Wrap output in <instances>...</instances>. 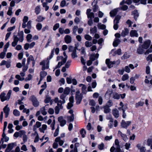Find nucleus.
Returning a JSON list of instances; mask_svg holds the SVG:
<instances>
[{
	"mask_svg": "<svg viewBox=\"0 0 152 152\" xmlns=\"http://www.w3.org/2000/svg\"><path fill=\"white\" fill-rule=\"evenodd\" d=\"M12 92V91L10 90L6 95L4 92H2L0 95L1 101L3 102L5 101H8L10 99Z\"/></svg>",
	"mask_w": 152,
	"mask_h": 152,
	"instance_id": "obj_1",
	"label": "nucleus"
},
{
	"mask_svg": "<svg viewBox=\"0 0 152 152\" xmlns=\"http://www.w3.org/2000/svg\"><path fill=\"white\" fill-rule=\"evenodd\" d=\"M49 61L48 60H43L40 63V65L42 66V70L48 69L49 67Z\"/></svg>",
	"mask_w": 152,
	"mask_h": 152,
	"instance_id": "obj_2",
	"label": "nucleus"
},
{
	"mask_svg": "<svg viewBox=\"0 0 152 152\" xmlns=\"http://www.w3.org/2000/svg\"><path fill=\"white\" fill-rule=\"evenodd\" d=\"M121 18V16L120 15H117L115 17V19L114 20L113 28L115 30H117L118 28V23Z\"/></svg>",
	"mask_w": 152,
	"mask_h": 152,
	"instance_id": "obj_3",
	"label": "nucleus"
},
{
	"mask_svg": "<svg viewBox=\"0 0 152 152\" xmlns=\"http://www.w3.org/2000/svg\"><path fill=\"white\" fill-rule=\"evenodd\" d=\"M30 100L32 102L33 104L34 107H37L39 106V102L34 96H31L30 98Z\"/></svg>",
	"mask_w": 152,
	"mask_h": 152,
	"instance_id": "obj_4",
	"label": "nucleus"
},
{
	"mask_svg": "<svg viewBox=\"0 0 152 152\" xmlns=\"http://www.w3.org/2000/svg\"><path fill=\"white\" fill-rule=\"evenodd\" d=\"M131 122L130 121H125L124 120H122L121 123V126L122 128L127 129L131 124Z\"/></svg>",
	"mask_w": 152,
	"mask_h": 152,
	"instance_id": "obj_5",
	"label": "nucleus"
},
{
	"mask_svg": "<svg viewBox=\"0 0 152 152\" xmlns=\"http://www.w3.org/2000/svg\"><path fill=\"white\" fill-rule=\"evenodd\" d=\"M16 143H12L8 145L7 148L5 150V152H9L14 146H16Z\"/></svg>",
	"mask_w": 152,
	"mask_h": 152,
	"instance_id": "obj_6",
	"label": "nucleus"
},
{
	"mask_svg": "<svg viewBox=\"0 0 152 152\" xmlns=\"http://www.w3.org/2000/svg\"><path fill=\"white\" fill-rule=\"evenodd\" d=\"M118 135L119 137H121L122 139L125 142L128 139V138L126 134L123 133L120 131H118Z\"/></svg>",
	"mask_w": 152,
	"mask_h": 152,
	"instance_id": "obj_7",
	"label": "nucleus"
},
{
	"mask_svg": "<svg viewBox=\"0 0 152 152\" xmlns=\"http://www.w3.org/2000/svg\"><path fill=\"white\" fill-rule=\"evenodd\" d=\"M8 104H7L3 108V111L5 113V117L7 118L9 114L10 111V109L9 107H8Z\"/></svg>",
	"mask_w": 152,
	"mask_h": 152,
	"instance_id": "obj_8",
	"label": "nucleus"
},
{
	"mask_svg": "<svg viewBox=\"0 0 152 152\" xmlns=\"http://www.w3.org/2000/svg\"><path fill=\"white\" fill-rule=\"evenodd\" d=\"M69 102L68 104L67 108L68 109H70L73 106L74 98L73 96L70 97L69 98Z\"/></svg>",
	"mask_w": 152,
	"mask_h": 152,
	"instance_id": "obj_9",
	"label": "nucleus"
},
{
	"mask_svg": "<svg viewBox=\"0 0 152 152\" xmlns=\"http://www.w3.org/2000/svg\"><path fill=\"white\" fill-rule=\"evenodd\" d=\"M58 121L60 123V125L61 126H64L66 123V121L64 119L62 116H60L58 118Z\"/></svg>",
	"mask_w": 152,
	"mask_h": 152,
	"instance_id": "obj_10",
	"label": "nucleus"
},
{
	"mask_svg": "<svg viewBox=\"0 0 152 152\" xmlns=\"http://www.w3.org/2000/svg\"><path fill=\"white\" fill-rule=\"evenodd\" d=\"M151 43V41L150 40H148L145 41L142 46V48L145 49H147L149 47Z\"/></svg>",
	"mask_w": 152,
	"mask_h": 152,
	"instance_id": "obj_11",
	"label": "nucleus"
},
{
	"mask_svg": "<svg viewBox=\"0 0 152 152\" xmlns=\"http://www.w3.org/2000/svg\"><path fill=\"white\" fill-rule=\"evenodd\" d=\"M105 63L109 68L112 67L113 66V61H111L109 59H106Z\"/></svg>",
	"mask_w": 152,
	"mask_h": 152,
	"instance_id": "obj_12",
	"label": "nucleus"
},
{
	"mask_svg": "<svg viewBox=\"0 0 152 152\" xmlns=\"http://www.w3.org/2000/svg\"><path fill=\"white\" fill-rule=\"evenodd\" d=\"M112 114L115 118H117L119 116V114L118 110L116 108L113 109L112 111Z\"/></svg>",
	"mask_w": 152,
	"mask_h": 152,
	"instance_id": "obj_13",
	"label": "nucleus"
},
{
	"mask_svg": "<svg viewBox=\"0 0 152 152\" xmlns=\"http://www.w3.org/2000/svg\"><path fill=\"white\" fill-rule=\"evenodd\" d=\"M48 104L46 105L45 107L40 109V111L43 115H45L47 114V112L46 111L47 109L46 108H48Z\"/></svg>",
	"mask_w": 152,
	"mask_h": 152,
	"instance_id": "obj_14",
	"label": "nucleus"
},
{
	"mask_svg": "<svg viewBox=\"0 0 152 152\" xmlns=\"http://www.w3.org/2000/svg\"><path fill=\"white\" fill-rule=\"evenodd\" d=\"M65 42L67 44L70 43L72 41V38L69 35H66L64 38Z\"/></svg>",
	"mask_w": 152,
	"mask_h": 152,
	"instance_id": "obj_15",
	"label": "nucleus"
},
{
	"mask_svg": "<svg viewBox=\"0 0 152 152\" xmlns=\"http://www.w3.org/2000/svg\"><path fill=\"white\" fill-rule=\"evenodd\" d=\"M18 36L20 42H22L23 40V32L22 31L18 34Z\"/></svg>",
	"mask_w": 152,
	"mask_h": 152,
	"instance_id": "obj_16",
	"label": "nucleus"
},
{
	"mask_svg": "<svg viewBox=\"0 0 152 152\" xmlns=\"http://www.w3.org/2000/svg\"><path fill=\"white\" fill-rule=\"evenodd\" d=\"M130 35L131 37H137L138 36V34L137 32L135 30L131 31L130 33Z\"/></svg>",
	"mask_w": 152,
	"mask_h": 152,
	"instance_id": "obj_17",
	"label": "nucleus"
},
{
	"mask_svg": "<svg viewBox=\"0 0 152 152\" xmlns=\"http://www.w3.org/2000/svg\"><path fill=\"white\" fill-rule=\"evenodd\" d=\"M118 11V9H115L111 11L110 13V16L111 17L114 16L117 13Z\"/></svg>",
	"mask_w": 152,
	"mask_h": 152,
	"instance_id": "obj_18",
	"label": "nucleus"
},
{
	"mask_svg": "<svg viewBox=\"0 0 152 152\" xmlns=\"http://www.w3.org/2000/svg\"><path fill=\"white\" fill-rule=\"evenodd\" d=\"M55 142H58L59 145L61 146H62L64 143V141L61 140L60 137L56 138L55 140Z\"/></svg>",
	"mask_w": 152,
	"mask_h": 152,
	"instance_id": "obj_19",
	"label": "nucleus"
},
{
	"mask_svg": "<svg viewBox=\"0 0 152 152\" xmlns=\"http://www.w3.org/2000/svg\"><path fill=\"white\" fill-rule=\"evenodd\" d=\"M144 104V102L143 101H140L137 102L135 104V108H137L140 106L142 107Z\"/></svg>",
	"mask_w": 152,
	"mask_h": 152,
	"instance_id": "obj_20",
	"label": "nucleus"
},
{
	"mask_svg": "<svg viewBox=\"0 0 152 152\" xmlns=\"http://www.w3.org/2000/svg\"><path fill=\"white\" fill-rule=\"evenodd\" d=\"M120 42V39L116 38L113 42V45L114 47H116L118 46Z\"/></svg>",
	"mask_w": 152,
	"mask_h": 152,
	"instance_id": "obj_21",
	"label": "nucleus"
},
{
	"mask_svg": "<svg viewBox=\"0 0 152 152\" xmlns=\"http://www.w3.org/2000/svg\"><path fill=\"white\" fill-rule=\"evenodd\" d=\"M47 75V73L45 71H42L40 73V81H41Z\"/></svg>",
	"mask_w": 152,
	"mask_h": 152,
	"instance_id": "obj_22",
	"label": "nucleus"
},
{
	"mask_svg": "<svg viewBox=\"0 0 152 152\" xmlns=\"http://www.w3.org/2000/svg\"><path fill=\"white\" fill-rule=\"evenodd\" d=\"M47 128V126L45 124H43L42 125V127L40 128L39 129L41 132L44 133L45 131L46 130Z\"/></svg>",
	"mask_w": 152,
	"mask_h": 152,
	"instance_id": "obj_23",
	"label": "nucleus"
},
{
	"mask_svg": "<svg viewBox=\"0 0 152 152\" xmlns=\"http://www.w3.org/2000/svg\"><path fill=\"white\" fill-rule=\"evenodd\" d=\"M129 33V30L127 28H125L124 30L122 31L121 33V35L122 36L124 37L125 36L128 34Z\"/></svg>",
	"mask_w": 152,
	"mask_h": 152,
	"instance_id": "obj_24",
	"label": "nucleus"
},
{
	"mask_svg": "<svg viewBox=\"0 0 152 152\" xmlns=\"http://www.w3.org/2000/svg\"><path fill=\"white\" fill-rule=\"evenodd\" d=\"M75 147L73 149H72L70 152H78L77 148L79 146V144L78 143H75Z\"/></svg>",
	"mask_w": 152,
	"mask_h": 152,
	"instance_id": "obj_25",
	"label": "nucleus"
},
{
	"mask_svg": "<svg viewBox=\"0 0 152 152\" xmlns=\"http://www.w3.org/2000/svg\"><path fill=\"white\" fill-rule=\"evenodd\" d=\"M104 109V112L105 113H107L110 112L111 110L108 106H104L103 107Z\"/></svg>",
	"mask_w": 152,
	"mask_h": 152,
	"instance_id": "obj_26",
	"label": "nucleus"
},
{
	"mask_svg": "<svg viewBox=\"0 0 152 152\" xmlns=\"http://www.w3.org/2000/svg\"><path fill=\"white\" fill-rule=\"evenodd\" d=\"M45 19V17H42L41 16H39L37 17L36 21L38 22H42Z\"/></svg>",
	"mask_w": 152,
	"mask_h": 152,
	"instance_id": "obj_27",
	"label": "nucleus"
},
{
	"mask_svg": "<svg viewBox=\"0 0 152 152\" xmlns=\"http://www.w3.org/2000/svg\"><path fill=\"white\" fill-rule=\"evenodd\" d=\"M67 121L69 122L73 121L74 119V115H72L71 116H68L67 117Z\"/></svg>",
	"mask_w": 152,
	"mask_h": 152,
	"instance_id": "obj_28",
	"label": "nucleus"
},
{
	"mask_svg": "<svg viewBox=\"0 0 152 152\" xmlns=\"http://www.w3.org/2000/svg\"><path fill=\"white\" fill-rule=\"evenodd\" d=\"M65 100H59L57 103V105L59 106L60 109H62L63 107L62 105V104L65 103Z\"/></svg>",
	"mask_w": 152,
	"mask_h": 152,
	"instance_id": "obj_29",
	"label": "nucleus"
},
{
	"mask_svg": "<svg viewBox=\"0 0 152 152\" xmlns=\"http://www.w3.org/2000/svg\"><path fill=\"white\" fill-rule=\"evenodd\" d=\"M34 60V58L33 56L32 55L30 56L27 59V64L28 65L29 64V62L31 61H33Z\"/></svg>",
	"mask_w": 152,
	"mask_h": 152,
	"instance_id": "obj_30",
	"label": "nucleus"
},
{
	"mask_svg": "<svg viewBox=\"0 0 152 152\" xmlns=\"http://www.w3.org/2000/svg\"><path fill=\"white\" fill-rule=\"evenodd\" d=\"M113 98L115 99H119L120 98V95L116 92L113 93Z\"/></svg>",
	"mask_w": 152,
	"mask_h": 152,
	"instance_id": "obj_31",
	"label": "nucleus"
},
{
	"mask_svg": "<svg viewBox=\"0 0 152 152\" xmlns=\"http://www.w3.org/2000/svg\"><path fill=\"white\" fill-rule=\"evenodd\" d=\"M13 114L16 116H18L20 115V112L16 109L14 110L13 112Z\"/></svg>",
	"mask_w": 152,
	"mask_h": 152,
	"instance_id": "obj_32",
	"label": "nucleus"
},
{
	"mask_svg": "<svg viewBox=\"0 0 152 152\" xmlns=\"http://www.w3.org/2000/svg\"><path fill=\"white\" fill-rule=\"evenodd\" d=\"M71 56L72 58L77 57V55L76 53V50H75L71 54Z\"/></svg>",
	"mask_w": 152,
	"mask_h": 152,
	"instance_id": "obj_33",
	"label": "nucleus"
},
{
	"mask_svg": "<svg viewBox=\"0 0 152 152\" xmlns=\"http://www.w3.org/2000/svg\"><path fill=\"white\" fill-rule=\"evenodd\" d=\"M32 35L31 34H28L26 37V39L28 42H30L31 41Z\"/></svg>",
	"mask_w": 152,
	"mask_h": 152,
	"instance_id": "obj_34",
	"label": "nucleus"
},
{
	"mask_svg": "<svg viewBox=\"0 0 152 152\" xmlns=\"http://www.w3.org/2000/svg\"><path fill=\"white\" fill-rule=\"evenodd\" d=\"M143 48L141 47H139L137 50V53L139 54H142L143 53Z\"/></svg>",
	"mask_w": 152,
	"mask_h": 152,
	"instance_id": "obj_35",
	"label": "nucleus"
},
{
	"mask_svg": "<svg viewBox=\"0 0 152 152\" xmlns=\"http://www.w3.org/2000/svg\"><path fill=\"white\" fill-rule=\"evenodd\" d=\"M41 123L39 121H37L36 124L34 126L33 129H36V128H38L41 126Z\"/></svg>",
	"mask_w": 152,
	"mask_h": 152,
	"instance_id": "obj_36",
	"label": "nucleus"
},
{
	"mask_svg": "<svg viewBox=\"0 0 152 152\" xmlns=\"http://www.w3.org/2000/svg\"><path fill=\"white\" fill-rule=\"evenodd\" d=\"M98 148L99 150H102L104 149V145L103 143H102L98 146Z\"/></svg>",
	"mask_w": 152,
	"mask_h": 152,
	"instance_id": "obj_37",
	"label": "nucleus"
},
{
	"mask_svg": "<svg viewBox=\"0 0 152 152\" xmlns=\"http://www.w3.org/2000/svg\"><path fill=\"white\" fill-rule=\"evenodd\" d=\"M129 78V76L127 74H125L122 76L121 79L123 81H124L128 79Z\"/></svg>",
	"mask_w": 152,
	"mask_h": 152,
	"instance_id": "obj_38",
	"label": "nucleus"
},
{
	"mask_svg": "<svg viewBox=\"0 0 152 152\" xmlns=\"http://www.w3.org/2000/svg\"><path fill=\"white\" fill-rule=\"evenodd\" d=\"M132 2V1L131 0H127L126 1L124 0H123L121 2L120 4L122 5L124 3H126L128 4H131Z\"/></svg>",
	"mask_w": 152,
	"mask_h": 152,
	"instance_id": "obj_39",
	"label": "nucleus"
},
{
	"mask_svg": "<svg viewBox=\"0 0 152 152\" xmlns=\"http://www.w3.org/2000/svg\"><path fill=\"white\" fill-rule=\"evenodd\" d=\"M97 26L99 28L104 29L106 28V26L104 24H102L101 23H99Z\"/></svg>",
	"mask_w": 152,
	"mask_h": 152,
	"instance_id": "obj_40",
	"label": "nucleus"
},
{
	"mask_svg": "<svg viewBox=\"0 0 152 152\" xmlns=\"http://www.w3.org/2000/svg\"><path fill=\"white\" fill-rule=\"evenodd\" d=\"M55 50V48H53V49H52L51 51V54L50 56L47 58V59L46 60H49L52 58L53 57V55H54V52Z\"/></svg>",
	"mask_w": 152,
	"mask_h": 152,
	"instance_id": "obj_41",
	"label": "nucleus"
},
{
	"mask_svg": "<svg viewBox=\"0 0 152 152\" xmlns=\"http://www.w3.org/2000/svg\"><path fill=\"white\" fill-rule=\"evenodd\" d=\"M78 29V26H75L72 28V34L76 35V31Z\"/></svg>",
	"mask_w": 152,
	"mask_h": 152,
	"instance_id": "obj_42",
	"label": "nucleus"
},
{
	"mask_svg": "<svg viewBox=\"0 0 152 152\" xmlns=\"http://www.w3.org/2000/svg\"><path fill=\"white\" fill-rule=\"evenodd\" d=\"M80 133L82 135V137H85V134H86V131L85 129H82L80 131Z\"/></svg>",
	"mask_w": 152,
	"mask_h": 152,
	"instance_id": "obj_43",
	"label": "nucleus"
},
{
	"mask_svg": "<svg viewBox=\"0 0 152 152\" xmlns=\"http://www.w3.org/2000/svg\"><path fill=\"white\" fill-rule=\"evenodd\" d=\"M91 33L94 34L96 32L97 28L96 26H94V28H91L90 30Z\"/></svg>",
	"mask_w": 152,
	"mask_h": 152,
	"instance_id": "obj_44",
	"label": "nucleus"
},
{
	"mask_svg": "<svg viewBox=\"0 0 152 152\" xmlns=\"http://www.w3.org/2000/svg\"><path fill=\"white\" fill-rule=\"evenodd\" d=\"M132 13L134 14V18L136 20H137V18H138L139 16V14L137 11H134L133 12H132Z\"/></svg>",
	"mask_w": 152,
	"mask_h": 152,
	"instance_id": "obj_45",
	"label": "nucleus"
},
{
	"mask_svg": "<svg viewBox=\"0 0 152 152\" xmlns=\"http://www.w3.org/2000/svg\"><path fill=\"white\" fill-rule=\"evenodd\" d=\"M70 92V88L68 87L66 88L64 90V93L65 94L68 95Z\"/></svg>",
	"mask_w": 152,
	"mask_h": 152,
	"instance_id": "obj_46",
	"label": "nucleus"
},
{
	"mask_svg": "<svg viewBox=\"0 0 152 152\" xmlns=\"http://www.w3.org/2000/svg\"><path fill=\"white\" fill-rule=\"evenodd\" d=\"M40 9L39 6H37L35 8V12L37 15L40 12Z\"/></svg>",
	"mask_w": 152,
	"mask_h": 152,
	"instance_id": "obj_47",
	"label": "nucleus"
},
{
	"mask_svg": "<svg viewBox=\"0 0 152 152\" xmlns=\"http://www.w3.org/2000/svg\"><path fill=\"white\" fill-rule=\"evenodd\" d=\"M42 27V24L39 23H37L36 25V28L38 30H40L41 29Z\"/></svg>",
	"mask_w": 152,
	"mask_h": 152,
	"instance_id": "obj_48",
	"label": "nucleus"
},
{
	"mask_svg": "<svg viewBox=\"0 0 152 152\" xmlns=\"http://www.w3.org/2000/svg\"><path fill=\"white\" fill-rule=\"evenodd\" d=\"M115 144L116 146V148L120 147V146L119 145V142L118 139H116L115 141Z\"/></svg>",
	"mask_w": 152,
	"mask_h": 152,
	"instance_id": "obj_49",
	"label": "nucleus"
},
{
	"mask_svg": "<svg viewBox=\"0 0 152 152\" xmlns=\"http://www.w3.org/2000/svg\"><path fill=\"white\" fill-rule=\"evenodd\" d=\"M129 55H128L126 53H125L124 55L121 57V59L123 60H124L129 58Z\"/></svg>",
	"mask_w": 152,
	"mask_h": 152,
	"instance_id": "obj_50",
	"label": "nucleus"
},
{
	"mask_svg": "<svg viewBox=\"0 0 152 152\" xmlns=\"http://www.w3.org/2000/svg\"><path fill=\"white\" fill-rule=\"evenodd\" d=\"M42 6L44 7L45 8L46 11H47L48 10L49 7L47 5V4L46 2H43L42 3Z\"/></svg>",
	"mask_w": 152,
	"mask_h": 152,
	"instance_id": "obj_51",
	"label": "nucleus"
},
{
	"mask_svg": "<svg viewBox=\"0 0 152 152\" xmlns=\"http://www.w3.org/2000/svg\"><path fill=\"white\" fill-rule=\"evenodd\" d=\"M87 87L85 85H83L82 87V92L84 94H86L87 92L86 91Z\"/></svg>",
	"mask_w": 152,
	"mask_h": 152,
	"instance_id": "obj_52",
	"label": "nucleus"
},
{
	"mask_svg": "<svg viewBox=\"0 0 152 152\" xmlns=\"http://www.w3.org/2000/svg\"><path fill=\"white\" fill-rule=\"evenodd\" d=\"M85 45L87 47H90L92 45V43L91 42H89L88 41H86L85 43Z\"/></svg>",
	"mask_w": 152,
	"mask_h": 152,
	"instance_id": "obj_53",
	"label": "nucleus"
},
{
	"mask_svg": "<svg viewBox=\"0 0 152 152\" xmlns=\"http://www.w3.org/2000/svg\"><path fill=\"white\" fill-rule=\"evenodd\" d=\"M85 38L87 40L89 41H90L92 39V37L89 35L86 34L85 35Z\"/></svg>",
	"mask_w": 152,
	"mask_h": 152,
	"instance_id": "obj_54",
	"label": "nucleus"
},
{
	"mask_svg": "<svg viewBox=\"0 0 152 152\" xmlns=\"http://www.w3.org/2000/svg\"><path fill=\"white\" fill-rule=\"evenodd\" d=\"M113 103L112 101L111 100H109L108 102H107L106 104V105L107 106H108L109 107H110L113 105Z\"/></svg>",
	"mask_w": 152,
	"mask_h": 152,
	"instance_id": "obj_55",
	"label": "nucleus"
},
{
	"mask_svg": "<svg viewBox=\"0 0 152 152\" xmlns=\"http://www.w3.org/2000/svg\"><path fill=\"white\" fill-rule=\"evenodd\" d=\"M60 109H61L60 108L59 106H58V105L55 108V113L57 114L59 113Z\"/></svg>",
	"mask_w": 152,
	"mask_h": 152,
	"instance_id": "obj_56",
	"label": "nucleus"
},
{
	"mask_svg": "<svg viewBox=\"0 0 152 152\" xmlns=\"http://www.w3.org/2000/svg\"><path fill=\"white\" fill-rule=\"evenodd\" d=\"M89 105L91 106H94L96 105L95 102L93 100H91L90 101Z\"/></svg>",
	"mask_w": 152,
	"mask_h": 152,
	"instance_id": "obj_57",
	"label": "nucleus"
},
{
	"mask_svg": "<svg viewBox=\"0 0 152 152\" xmlns=\"http://www.w3.org/2000/svg\"><path fill=\"white\" fill-rule=\"evenodd\" d=\"M124 70L126 72L129 73L130 72V70L129 66H126L125 67Z\"/></svg>",
	"mask_w": 152,
	"mask_h": 152,
	"instance_id": "obj_58",
	"label": "nucleus"
},
{
	"mask_svg": "<svg viewBox=\"0 0 152 152\" xmlns=\"http://www.w3.org/2000/svg\"><path fill=\"white\" fill-rule=\"evenodd\" d=\"M75 98L77 101V102H79V104L82 100L80 96H75Z\"/></svg>",
	"mask_w": 152,
	"mask_h": 152,
	"instance_id": "obj_59",
	"label": "nucleus"
},
{
	"mask_svg": "<svg viewBox=\"0 0 152 152\" xmlns=\"http://www.w3.org/2000/svg\"><path fill=\"white\" fill-rule=\"evenodd\" d=\"M87 15L88 18H94V14L92 12L90 13V14H88Z\"/></svg>",
	"mask_w": 152,
	"mask_h": 152,
	"instance_id": "obj_60",
	"label": "nucleus"
},
{
	"mask_svg": "<svg viewBox=\"0 0 152 152\" xmlns=\"http://www.w3.org/2000/svg\"><path fill=\"white\" fill-rule=\"evenodd\" d=\"M69 51V52H73L75 50H76V49L72 46H70L68 48Z\"/></svg>",
	"mask_w": 152,
	"mask_h": 152,
	"instance_id": "obj_61",
	"label": "nucleus"
},
{
	"mask_svg": "<svg viewBox=\"0 0 152 152\" xmlns=\"http://www.w3.org/2000/svg\"><path fill=\"white\" fill-rule=\"evenodd\" d=\"M19 135L20 137H21L22 135L25 134L26 132L25 131L22 130L19 131Z\"/></svg>",
	"mask_w": 152,
	"mask_h": 152,
	"instance_id": "obj_62",
	"label": "nucleus"
},
{
	"mask_svg": "<svg viewBox=\"0 0 152 152\" xmlns=\"http://www.w3.org/2000/svg\"><path fill=\"white\" fill-rule=\"evenodd\" d=\"M66 1L64 0L62 1L60 3V6L61 7H63L65 6L66 4Z\"/></svg>",
	"mask_w": 152,
	"mask_h": 152,
	"instance_id": "obj_63",
	"label": "nucleus"
},
{
	"mask_svg": "<svg viewBox=\"0 0 152 152\" xmlns=\"http://www.w3.org/2000/svg\"><path fill=\"white\" fill-rule=\"evenodd\" d=\"M32 21L31 20H29L27 24V26L28 29H30L31 28V24Z\"/></svg>",
	"mask_w": 152,
	"mask_h": 152,
	"instance_id": "obj_64",
	"label": "nucleus"
}]
</instances>
